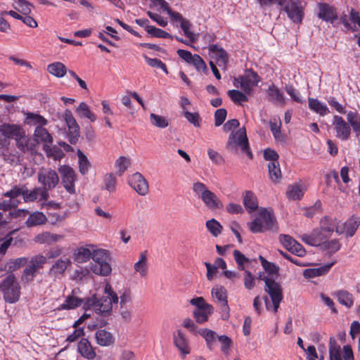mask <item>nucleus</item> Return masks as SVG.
I'll return each mask as SVG.
<instances>
[{
	"label": "nucleus",
	"instance_id": "4c0bfd02",
	"mask_svg": "<svg viewBox=\"0 0 360 360\" xmlns=\"http://www.w3.org/2000/svg\"><path fill=\"white\" fill-rule=\"evenodd\" d=\"M341 243L339 239H327L320 248L322 251L326 252L330 256L333 255L341 248Z\"/></svg>",
	"mask_w": 360,
	"mask_h": 360
},
{
	"label": "nucleus",
	"instance_id": "20e7f679",
	"mask_svg": "<svg viewBox=\"0 0 360 360\" xmlns=\"http://www.w3.org/2000/svg\"><path fill=\"white\" fill-rule=\"evenodd\" d=\"M94 263L91 264V270L97 275L107 276L110 274L112 268L109 264V252L104 249L94 248L92 258Z\"/></svg>",
	"mask_w": 360,
	"mask_h": 360
},
{
	"label": "nucleus",
	"instance_id": "6e6d98bb",
	"mask_svg": "<svg viewBox=\"0 0 360 360\" xmlns=\"http://www.w3.org/2000/svg\"><path fill=\"white\" fill-rule=\"evenodd\" d=\"M285 90L294 101L301 104L305 102L301 98L300 91L295 89L292 84H285Z\"/></svg>",
	"mask_w": 360,
	"mask_h": 360
},
{
	"label": "nucleus",
	"instance_id": "412c9836",
	"mask_svg": "<svg viewBox=\"0 0 360 360\" xmlns=\"http://www.w3.org/2000/svg\"><path fill=\"white\" fill-rule=\"evenodd\" d=\"M49 198V193L41 187L34 188L30 191L26 186H25V192L23 194V200L25 202H34L37 200L39 201H46Z\"/></svg>",
	"mask_w": 360,
	"mask_h": 360
},
{
	"label": "nucleus",
	"instance_id": "ddd939ff",
	"mask_svg": "<svg viewBox=\"0 0 360 360\" xmlns=\"http://www.w3.org/2000/svg\"><path fill=\"white\" fill-rule=\"evenodd\" d=\"M45 263L46 257L41 255L32 257L28 265L23 271L22 281L26 283L32 281L37 270L42 268Z\"/></svg>",
	"mask_w": 360,
	"mask_h": 360
},
{
	"label": "nucleus",
	"instance_id": "de8ad7c7",
	"mask_svg": "<svg viewBox=\"0 0 360 360\" xmlns=\"http://www.w3.org/2000/svg\"><path fill=\"white\" fill-rule=\"evenodd\" d=\"M114 167L116 169L115 174L121 176L131 167V159H117Z\"/></svg>",
	"mask_w": 360,
	"mask_h": 360
},
{
	"label": "nucleus",
	"instance_id": "a211bd4d",
	"mask_svg": "<svg viewBox=\"0 0 360 360\" xmlns=\"http://www.w3.org/2000/svg\"><path fill=\"white\" fill-rule=\"evenodd\" d=\"M212 295L221 303V309L223 312L222 319L226 320L229 317V307L227 300V292L223 286H215L212 289Z\"/></svg>",
	"mask_w": 360,
	"mask_h": 360
},
{
	"label": "nucleus",
	"instance_id": "7ed1b4c3",
	"mask_svg": "<svg viewBox=\"0 0 360 360\" xmlns=\"http://www.w3.org/2000/svg\"><path fill=\"white\" fill-rule=\"evenodd\" d=\"M192 190L207 209L217 210L223 208L224 205L219 198L209 190L205 184L200 181L195 182L193 184Z\"/></svg>",
	"mask_w": 360,
	"mask_h": 360
},
{
	"label": "nucleus",
	"instance_id": "9d476101",
	"mask_svg": "<svg viewBox=\"0 0 360 360\" xmlns=\"http://www.w3.org/2000/svg\"><path fill=\"white\" fill-rule=\"evenodd\" d=\"M283 10L294 23L301 24L302 22L304 13L300 0H288Z\"/></svg>",
	"mask_w": 360,
	"mask_h": 360
},
{
	"label": "nucleus",
	"instance_id": "f704fd0d",
	"mask_svg": "<svg viewBox=\"0 0 360 360\" xmlns=\"http://www.w3.org/2000/svg\"><path fill=\"white\" fill-rule=\"evenodd\" d=\"M271 160L268 165L269 177L272 181L277 183L281 179V171L278 159H269Z\"/></svg>",
	"mask_w": 360,
	"mask_h": 360
},
{
	"label": "nucleus",
	"instance_id": "a19ab883",
	"mask_svg": "<svg viewBox=\"0 0 360 360\" xmlns=\"http://www.w3.org/2000/svg\"><path fill=\"white\" fill-rule=\"evenodd\" d=\"M269 100L272 103H284V96L283 93L277 88L274 84H271L269 86L268 90Z\"/></svg>",
	"mask_w": 360,
	"mask_h": 360
},
{
	"label": "nucleus",
	"instance_id": "e2e57ef3",
	"mask_svg": "<svg viewBox=\"0 0 360 360\" xmlns=\"http://www.w3.org/2000/svg\"><path fill=\"white\" fill-rule=\"evenodd\" d=\"M259 259L261 262L262 267L267 273L270 274H274L278 273V267L275 264L268 262L262 255L259 256Z\"/></svg>",
	"mask_w": 360,
	"mask_h": 360
},
{
	"label": "nucleus",
	"instance_id": "58836bf2",
	"mask_svg": "<svg viewBox=\"0 0 360 360\" xmlns=\"http://www.w3.org/2000/svg\"><path fill=\"white\" fill-rule=\"evenodd\" d=\"M198 333L205 339L207 347L212 350L217 338V333L214 330L207 328H200Z\"/></svg>",
	"mask_w": 360,
	"mask_h": 360
},
{
	"label": "nucleus",
	"instance_id": "13d9d810",
	"mask_svg": "<svg viewBox=\"0 0 360 360\" xmlns=\"http://www.w3.org/2000/svg\"><path fill=\"white\" fill-rule=\"evenodd\" d=\"M190 63L192 64L198 71H202L205 74H207L208 69L207 65L198 54H194V58Z\"/></svg>",
	"mask_w": 360,
	"mask_h": 360
},
{
	"label": "nucleus",
	"instance_id": "2f4dec72",
	"mask_svg": "<svg viewBox=\"0 0 360 360\" xmlns=\"http://www.w3.org/2000/svg\"><path fill=\"white\" fill-rule=\"evenodd\" d=\"M85 300L86 298L82 299L75 296L69 295L66 297L65 302L58 307V309L70 310L75 309L82 305L84 307Z\"/></svg>",
	"mask_w": 360,
	"mask_h": 360
},
{
	"label": "nucleus",
	"instance_id": "4d7b16f0",
	"mask_svg": "<svg viewBox=\"0 0 360 360\" xmlns=\"http://www.w3.org/2000/svg\"><path fill=\"white\" fill-rule=\"evenodd\" d=\"M25 186H14L11 190L4 193V197L9 198L12 200H16L15 198L20 195H22L25 192Z\"/></svg>",
	"mask_w": 360,
	"mask_h": 360
},
{
	"label": "nucleus",
	"instance_id": "473e14b6",
	"mask_svg": "<svg viewBox=\"0 0 360 360\" xmlns=\"http://www.w3.org/2000/svg\"><path fill=\"white\" fill-rule=\"evenodd\" d=\"M309 108L319 115L320 116H325L326 115L330 113V110L326 104H323L317 98H309Z\"/></svg>",
	"mask_w": 360,
	"mask_h": 360
},
{
	"label": "nucleus",
	"instance_id": "680f3d73",
	"mask_svg": "<svg viewBox=\"0 0 360 360\" xmlns=\"http://www.w3.org/2000/svg\"><path fill=\"white\" fill-rule=\"evenodd\" d=\"M150 117L151 123L157 127L163 129L169 125L168 120L161 115L151 113Z\"/></svg>",
	"mask_w": 360,
	"mask_h": 360
},
{
	"label": "nucleus",
	"instance_id": "f3484780",
	"mask_svg": "<svg viewBox=\"0 0 360 360\" xmlns=\"http://www.w3.org/2000/svg\"><path fill=\"white\" fill-rule=\"evenodd\" d=\"M279 241L283 246L291 253L298 257H304L306 255V250L303 246L292 236L281 234L279 236Z\"/></svg>",
	"mask_w": 360,
	"mask_h": 360
},
{
	"label": "nucleus",
	"instance_id": "e433bc0d",
	"mask_svg": "<svg viewBox=\"0 0 360 360\" xmlns=\"http://www.w3.org/2000/svg\"><path fill=\"white\" fill-rule=\"evenodd\" d=\"M338 302L349 309L354 304V297L352 293L345 290H340L335 293Z\"/></svg>",
	"mask_w": 360,
	"mask_h": 360
},
{
	"label": "nucleus",
	"instance_id": "cd10ccee",
	"mask_svg": "<svg viewBox=\"0 0 360 360\" xmlns=\"http://www.w3.org/2000/svg\"><path fill=\"white\" fill-rule=\"evenodd\" d=\"M258 218L260 219L266 231L274 230L276 220L273 212L263 208L259 211Z\"/></svg>",
	"mask_w": 360,
	"mask_h": 360
},
{
	"label": "nucleus",
	"instance_id": "8fccbe9b",
	"mask_svg": "<svg viewBox=\"0 0 360 360\" xmlns=\"http://www.w3.org/2000/svg\"><path fill=\"white\" fill-rule=\"evenodd\" d=\"M32 8H34V6L25 0H17L15 6H14V8L22 13L23 16L30 15Z\"/></svg>",
	"mask_w": 360,
	"mask_h": 360
},
{
	"label": "nucleus",
	"instance_id": "79ce46f5",
	"mask_svg": "<svg viewBox=\"0 0 360 360\" xmlns=\"http://www.w3.org/2000/svg\"><path fill=\"white\" fill-rule=\"evenodd\" d=\"M360 224V217L352 216L345 224L346 235L352 237L354 235Z\"/></svg>",
	"mask_w": 360,
	"mask_h": 360
},
{
	"label": "nucleus",
	"instance_id": "3c124183",
	"mask_svg": "<svg viewBox=\"0 0 360 360\" xmlns=\"http://www.w3.org/2000/svg\"><path fill=\"white\" fill-rule=\"evenodd\" d=\"M303 195L304 192L302 191L300 186L297 185L289 186L286 192L288 198L292 200H300Z\"/></svg>",
	"mask_w": 360,
	"mask_h": 360
},
{
	"label": "nucleus",
	"instance_id": "393cba45",
	"mask_svg": "<svg viewBox=\"0 0 360 360\" xmlns=\"http://www.w3.org/2000/svg\"><path fill=\"white\" fill-rule=\"evenodd\" d=\"M209 51L212 54V57L216 59L217 63L219 66L226 67L229 61L227 52L217 44H210Z\"/></svg>",
	"mask_w": 360,
	"mask_h": 360
},
{
	"label": "nucleus",
	"instance_id": "49530a36",
	"mask_svg": "<svg viewBox=\"0 0 360 360\" xmlns=\"http://www.w3.org/2000/svg\"><path fill=\"white\" fill-rule=\"evenodd\" d=\"M347 119L356 136L360 135V116L356 112L349 111L347 115Z\"/></svg>",
	"mask_w": 360,
	"mask_h": 360
},
{
	"label": "nucleus",
	"instance_id": "f03ea898",
	"mask_svg": "<svg viewBox=\"0 0 360 360\" xmlns=\"http://www.w3.org/2000/svg\"><path fill=\"white\" fill-rule=\"evenodd\" d=\"M105 294L98 298L96 296L86 298L84 309L86 311L93 310L103 316L109 315L112 311V304L117 303L119 298L109 285H106L105 288Z\"/></svg>",
	"mask_w": 360,
	"mask_h": 360
},
{
	"label": "nucleus",
	"instance_id": "09e8293b",
	"mask_svg": "<svg viewBox=\"0 0 360 360\" xmlns=\"http://www.w3.org/2000/svg\"><path fill=\"white\" fill-rule=\"evenodd\" d=\"M227 94L231 101L236 104H241V103L247 102L248 101V94L244 91L242 92L237 89H231L228 91Z\"/></svg>",
	"mask_w": 360,
	"mask_h": 360
},
{
	"label": "nucleus",
	"instance_id": "4468645a",
	"mask_svg": "<svg viewBox=\"0 0 360 360\" xmlns=\"http://www.w3.org/2000/svg\"><path fill=\"white\" fill-rule=\"evenodd\" d=\"M172 338L174 345L179 350L181 358L184 359L187 355L191 354V347L190 341L185 333L181 330H176L173 333Z\"/></svg>",
	"mask_w": 360,
	"mask_h": 360
},
{
	"label": "nucleus",
	"instance_id": "5fc2aeb1",
	"mask_svg": "<svg viewBox=\"0 0 360 360\" xmlns=\"http://www.w3.org/2000/svg\"><path fill=\"white\" fill-rule=\"evenodd\" d=\"M192 24L190 20L184 18L180 24V27L184 31V34L189 39V41L191 43H195L197 41V39L195 36V34L191 31V27Z\"/></svg>",
	"mask_w": 360,
	"mask_h": 360
},
{
	"label": "nucleus",
	"instance_id": "ea45409f",
	"mask_svg": "<svg viewBox=\"0 0 360 360\" xmlns=\"http://www.w3.org/2000/svg\"><path fill=\"white\" fill-rule=\"evenodd\" d=\"M47 70L56 77H63L67 72V68L60 62H55L48 65Z\"/></svg>",
	"mask_w": 360,
	"mask_h": 360
},
{
	"label": "nucleus",
	"instance_id": "c9c22d12",
	"mask_svg": "<svg viewBox=\"0 0 360 360\" xmlns=\"http://www.w3.org/2000/svg\"><path fill=\"white\" fill-rule=\"evenodd\" d=\"M26 118L25 122L30 126H46L48 123L46 119L38 113L27 112L25 113Z\"/></svg>",
	"mask_w": 360,
	"mask_h": 360
},
{
	"label": "nucleus",
	"instance_id": "69168bd1",
	"mask_svg": "<svg viewBox=\"0 0 360 360\" xmlns=\"http://www.w3.org/2000/svg\"><path fill=\"white\" fill-rule=\"evenodd\" d=\"M248 226L250 230L254 233H262L266 231L258 217L248 223Z\"/></svg>",
	"mask_w": 360,
	"mask_h": 360
},
{
	"label": "nucleus",
	"instance_id": "338daca9",
	"mask_svg": "<svg viewBox=\"0 0 360 360\" xmlns=\"http://www.w3.org/2000/svg\"><path fill=\"white\" fill-rule=\"evenodd\" d=\"M227 111L225 108H219L214 112V125L219 127L226 120Z\"/></svg>",
	"mask_w": 360,
	"mask_h": 360
},
{
	"label": "nucleus",
	"instance_id": "5701e85b",
	"mask_svg": "<svg viewBox=\"0 0 360 360\" xmlns=\"http://www.w3.org/2000/svg\"><path fill=\"white\" fill-rule=\"evenodd\" d=\"M77 349L82 357L88 360H93L96 356L94 348L87 338H82L79 340Z\"/></svg>",
	"mask_w": 360,
	"mask_h": 360
},
{
	"label": "nucleus",
	"instance_id": "9b49d317",
	"mask_svg": "<svg viewBox=\"0 0 360 360\" xmlns=\"http://www.w3.org/2000/svg\"><path fill=\"white\" fill-rule=\"evenodd\" d=\"M330 237L323 231L319 227L314 229L309 233H304L300 238L305 244L321 248L327 239Z\"/></svg>",
	"mask_w": 360,
	"mask_h": 360
},
{
	"label": "nucleus",
	"instance_id": "4be33fe9",
	"mask_svg": "<svg viewBox=\"0 0 360 360\" xmlns=\"http://www.w3.org/2000/svg\"><path fill=\"white\" fill-rule=\"evenodd\" d=\"M96 245L87 244L84 246L78 248L75 250L72 258L77 263H85L92 258L94 248Z\"/></svg>",
	"mask_w": 360,
	"mask_h": 360
},
{
	"label": "nucleus",
	"instance_id": "72a5a7b5",
	"mask_svg": "<svg viewBox=\"0 0 360 360\" xmlns=\"http://www.w3.org/2000/svg\"><path fill=\"white\" fill-rule=\"evenodd\" d=\"M47 221L46 215L39 211H36L30 214L27 219L25 221L27 227H34L45 224Z\"/></svg>",
	"mask_w": 360,
	"mask_h": 360
},
{
	"label": "nucleus",
	"instance_id": "052dcab7",
	"mask_svg": "<svg viewBox=\"0 0 360 360\" xmlns=\"http://www.w3.org/2000/svg\"><path fill=\"white\" fill-rule=\"evenodd\" d=\"M240 79V87L241 89L248 95H250L252 91V82L251 79L248 78L247 76L239 75Z\"/></svg>",
	"mask_w": 360,
	"mask_h": 360
},
{
	"label": "nucleus",
	"instance_id": "a878e982",
	"mask_svg": "<svg viewBox=\"0 0 360 360\" xmlns=\"http://www.w3.org/2000/svg\"><path fill=\"white\" fill-rule=\"evenodd\" d=\"M96 343L101 347H110L115 342L112 334L105 329H99L95 333Z\"/></svg>",
	"mask_w": 360,
	"mask_h": 360
},
{
	"label": "nucleus",
	"instance_id": "423d86ee",
	"mask_svg": "<svg viewBox=\"0 0 360 360\" xmlns=\"http://www.w3.org/2000/svg\"><path fill=\"white\" fill-rule=\"evenodd\" d=\"M226 147L228 150L233 153L237 152L240 148L248 158H252L245 128L243 130L240 129L236 134L231 133Z\"/></svg>",
	"mask_w": 360,
	"mask_h": 360
},
{
	"label": "nucleus",
	"instance_id": "c85d7f7f",
	"mask_svg": "<svg viewBox=\"0 0 360 360\" xmlns=\"http://www.w3.org/2000/svg\"><path fill=\"white\" fill-rule=\"evenodd\" d=\"M70 264V260L68 257H61L54 262L49 269V274L51 276H57L63 274Z\"/></svg>",
	"mask_w": 360,
	"mask_h": 360
},
{
	"label": "nucleus",
	"instance_id": "1a4fd4ad",
	"mask_svg": "<svg viewBox=\"0 0 360 360\" xmlns=\"http://www.w3.org/2000/svg\"><path fill=\"white\" fill-rule=\"evenodd\" d=\"M262 280L265 282V291L269 295L272 301L274 312L276 313L283 300L281 286L272 278L264 276Z\"/></svg>",
	"mask_w": 360,
	"mask_h": 360
},
{
	"label": "nucleus",
	"instance_id": "c756f323",
	"mask_svg": "<svg viewBox=\"0 0 360 360\" xmlns=\"http://www.w3.org/2000/svg\"><path fill=\"white\" fill-rule=\"evenodd\" d=\"M243 203L248 211L251 213L258 208L257 198L251 191H246L243 195Z\"/></svg>",
	"mask_w": 360,
	"mask_h": 360
},
{
	"label": "nucleus",
	"instance_id": "bf43d9fd",
	"mask_svg": "<svg viewBox=\"0 0 360 360\" xmlns=\"http://www.w3.org/2000/svg\"><path fill=\"white\" fill-rule=\"evenodd\" d=\"M219 341L221 342V351L225 356H229L230 354V347L232 345L231 339L227 335H219L218 337Z\"/></svg>",
	"mask_w": 360,
	"mask_h": 360
},
{
	"label": "nucleus",
	"instance_id": "6e6552de",
	"mask_svg": "<svg viewBox=\"0 0 360 360\" xmlns=\"http://www.w3.org/2000/svg\"><path fill=\"white\" fill-rule=\"evenodd\" d=\"M38 182L41 184V188L49 191L56 187L59 182L57 172L51 169L41 168L37 173Z\"/></svg>",
	"mask_w": 360,
	"mask_h": 360
},
{
	"label": "nucleus",
	"instance_id": "7c9ffc66",
	"mask_svg": "<svg viewBox=\"0 0 360 360\" xmlns=\"http://www.w3.org/2000/svg\"><path fill=\"white\" fill-rule=\"evenodd\" d=\"M134 269L135 273L139 274L140 277L144 278L147 276L148 264L146 251L141 252L139 260L134 265Z\"/></svg>",
	"mask_w": 360,
	"mask_h": 360
},
{
	"label": "nucleus",
	"instance_id": "a18cd8bd",
	"mask_svg": "<svg viewBox=\"0 0 360 360\" xmlns=\"http://www.w3.org/2000/svg\"><path fill=\"white\" fill-rule=\"evenodd\" d=\"M329 356L330 360H342L340 354V346L333 337L329 340Z\"/></svg>",
	"mask_w": 360,
	"mask_h": 360
},
{
	"label": "nucleus",
	"instance_id": "f257e3e1",
	"mask_svg": "<svg viewBox=\"0 0 360 360\" xmlns=\"http://www.w3.org/2000/svg\"><path fill=\"white\" fill-rule=\"evenodd\" d=\"M26 146L24 153L30 155H39L40 147L42 145V150L45 152L47 158H63V150L58 146L53 144V138L46 129L41 126H37L33 137L26 135Z\"/></svg>",
	"mask_w": 360,
	"mask_h": 360
},
{
	"label": "nucleus",
	"instance_id": "2eb2a0df",
	"mask_svg": "<svg viewBox=\"0 0 360 360\" xmlns=\"http://www.w3.org/2000/svg\"><path fill=\"white\" fill-rule=\"evenodd\" d=\"M128 184L139 195L145 196L148 193L149 185L147 180L139 172H135L128 177Z\"/></svg>",
	"mask_w": 360,
	"mask_h": 360
},
{
	"label": "nucleus",
	"instance_id": "6ab92c4d",
	"mask_svg": "<svg viewBox=\"0 0 360 360\" xmlns=\"http://www.w3.org/2000/svg\"><path fill=\"white\" fill-rule=\"evenodd\" d=\"M318 18L322 20L333 24L338 19L337 8L327 3H318Z\"/></svg>",
	"mask_w": 360,
	"mask_h": 360
},
{
	"label": "nucleus",
	"instance_id": "37998d69",
	"mask_svg": "<svg viewBox=\"0 0 360 360\" xmlns=\"http://www.w3.org/2000/svg\"><path fill=\"white\" fill-rule=\"evenodd\" d=\"M103 188L110 193L115 192L117 186V178L115 174L110 172L107 173L103 179Z\"/></svg>",
	"mask_w": 360,
	"mask_h": 360
},
{
	"label": "nucleus",
	"instance_id": "603ef678",
	"mask_svg": "<svg viewBox=\"0 0 360 360\" xmlns=\"http://www.w3.org/2000/svg\"><path fill=\"white\" fill-rule=\"evenodd\" d=\"M206 227L210 233L214 236H218L222 231V226L215 219H211L206 222Z\"/></svg>",
	"mask_w": 360,
	"mask_h": 360
},
{
	"label": "nucleus",
	"instance_id": "774afa93",
	"mask_svg": "<svg viewBox=\"0 0 360 360\" xmlns=\"http://www.w3.org/2000/svg\"><path fill=\"white\" fill-rule=\"evenodd\" d=\"M328 104L334 108L337 112L340 114H345L347 112L346 108L340 104L334 96H330L327 99Z\"/></svg>",
	"mask_w": 360,
	"mask_h": 360
},
{
	"label": "nucleus",
	"instance_id": "0e129e2a",
	"mask_svg": "<svg viewBox=\"0 0 360 360\" xmlns=\"http://www.w3.org/2000/svg\"><path fill=\"white\" fill-rule=\"evenodd\" d=\"M233 257L238 269L241 271L245 270L244 264L249 262V259L238 250L233 251Z\"/></svg>",
	"mask_w": 360,
	"mask_h": 360
},
{
	"label": "nucleus",
	"instance_id": "39448f33",
	"mask_svg": "<svg viewBox=\"0 0 360 360\" xmlns=\"http://www.w3.org/2000/svg\"><path fill=\"white\" fill-rule=\"evenodd\" d=\"M0 291L6 302L13 304L18 301L20 287L14 274H11L2 280L0 283Z\"/></svg>",
	"mask_w": 360,
	"mask_h": 360
},
{
	"label": "nucleus",
	"instance_id": "bb28decb",
	"mask_svg": "<svg viewBox=\"0 0 360 360\" xmlns=\"http://www.w3.org/2000/svg\"><path fill=\"white\" fill-rule=\"evenodd\" d=\"M213 307L211 304H207L199 309H195L193 312V317L197 323H203L207 321L209 316L213 313Z\"/></svg>",
	"mask_w": 360,
	"mask_h": 360
},
{
	"label": "nucleus",
	"instance_id": "864d4df0",
	"mask_svg": "<svg viewBox=\"0 0 360 360\" xmlns=\"http://www.w3.org/2000/svg\"><path fill=\"white\" fill-rule=\"evenodd\" d=\"M148 34L150 37H157V38H162V39H173V36L168 33L167 32L158 28L155 26H152L149 27L148 30Z\"/></svg>",
	"mask_w": 360,
	"mask_h": 360
},
{
	"label": "nucleus",
	"instance_id": "aec40b11",
	"mask_svg": "<svg viewBox=\"0 0 360 360\" xmlns=\"http://www.w3.org/2000/svg\"><path fill=\"white\" fill-rule=\"evenodd\" d=\"M350 124L347 123L344 119L339 115H334L333 125L336 131V136L343 141L347 140L351 134Z\"/></svg>",
	"mask_w": 360,
	"mask_h": 360
},
{
	"label": "nucleus",
	"instance_id": "c03bdc74",
	"mask_svg": "<svg viewBox=\"0 0 360 360\" xmlns=\"http://www.w3.org/2000/svg\"><path fill=\"white\" fill-rule=\"evenodd\" d=\"M77 112L81 117H85L90 120L91 122L96 120L97 116L90 110L89 105L82 102L76 109Z\"/></svg>",
	"mask_w": 360,
	"mask_h": 360
},
{
	"label": "nucleus",
	"instance_id": "b1692460",
	"mask_svg": "<svg viewBox=\"0 0 360 360\" xmlns=\"http://www.w3.org/2000/svg\"><path fill=\"white\" fill-rule=\"evenodd\" d=\"M319 228L330 237H331L334 231H336L339 234L340 233L338 231V220L336 218L330 216H325L321 219Z\"/></svg>",
	"mask_w": 360,
	"mask_h": 360
},
{
	"label": "nucleus",
	"instance_id": "dca6fc26",
	"mask_svg": "<svg viewBox=\"0 0 360 360\" xmlns=\"http://www.w3.org/2000/svg\"><path fill=\"white\" fill-rule=\"evenodd\" d=\"M64 118L68 127V141L71 144L75 145L78 141L79 137V127L70 110L67 109L65 110Z\"/></svg>",
	"mask_w": 360,
	"mask_h": 360
},
{
	"label": "nucleus",
	"instance_id": "f8f14e48",
	"mask_svg": "<svg viewBox=\"0 0 360 360\" xmlns=\"http://www.w3.org/2000/svg\"><path fill=\"white\" fill-rule=\"evenodd\" d=\"M58 172L61 176V183L65 189L70 194L75 193V183L77 180V176L74 169L69 165H65L59 167Z\"/></svg>",
	"mask_w": 360,
	"mask_h": 360
},
{
	"label": "nucleus",
	"instance_id": "0eeeda50",
	"mask_svg": "<svg viewBox=\"0 0 360 360\" xmlns=\"http://www.w3.org/2000/svg\"><path fill=\"white\" fill-rule=\"evenodd\" d=\"M0 132L7 139L14 138L18 148L24 153L26 140L25 131L20 125L4 123L0 125Z\"/></svg>",
	"mask_w": 360,
	"mask_h": 360
}]
</instances>
